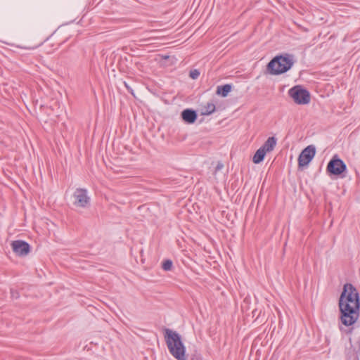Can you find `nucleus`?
<instances>
[{
    "label": "nucleus",
    "mask_w": 360,
    "mask_h": 360,
    "mask_svg": "<svg viewBox=\"0 0 360 360\" xmlns=\"http://www.w3.org/2000/svg\"><path fill=\"white\" fill-rule=\"evenodd\" d=\"M181 117L184 122L187 124H193L197 120L198 115L195 110L187 108L181 112Z\"/></svg>",
    "instance_id": "obj_9"
},
{
    "label": "nucleus",
    "mask_w": 360,
    "mask_h": 360,
    "mask_svg": "<svg viewBox=\"0 0 360 360\" xmlns=\"http://www.w3.org/2000/svg\"><path fill=\"white\" fill-rule=\"evenodd\" d=\"M288 94L297 104L306 105L310 102L309 92L302 86L297 85L290 89Z\"/></svg>",
    "instance_id": "obj_4"
},
{
    "label": "nucleus",
    "mask_w": 360,
    "mask_h": 360,
    "mask_svg": "<svg viewBox=\"0 0 360 360\" xmlns=\"http://www.w3.org/2000/svg\"><path fill=\"white\" fill-rule=\"evenodd\" d=\"M340 319L343 325L349 326L358 319L360 310V298L356 288L351 283H346L339 300Z\"/></svg>",
    "instance_id": "obj_1"
},
{
    "label": "nucleus",
    "mask_w": 360,
    "mask_h": 360,
    "mask_svg": "<svg viewBox=\"0 0 360 360\" xmlns=\"http://www.w3.org/2000/svg\"><path fill=\"white\" fill-rule=\"evenodd\" d=\"M294 63V56L291 54L276 56L269 62L266 70L272 75H281L288 71Z\"/></svg>",
    "instance_id": "obj_3"
},
{
    "label": "nucleus",
    "mask_w": 360,
    "mask_h": 360,
    "mask_svg": "<svg viewBox=\"0 0 360 360\" xmlns=\"http://www.w3.org/2000/svg\"><path fill=\"white\" fill-rule=\"evenodd\" d=\"M347 169L345 163L335 155L328 163L327 172L333 175H340Z\"/></svg>",
    "instance_id": "obj_5"
},
{
    "label": "nucleus",
    "mask_w": 360,
    "mask_h": 360,
    "mask_svg": "<svg viewBox=\"0 0 360 360\" xmlns=\"http://www.w3.org/2000/svg\"><path fill=\"white\" fill-rule=\"evenodd\" d=\"M223 164L222 163H220L219 162L217 166L216 167V170H219L221 169L222 167H223Z\"/></svg>",
    "instance_id": "obj_18"
},
{
    "label": "nucleus",
    "mask_w": 360,
    "mask_h": 360,
    "mask_svg": "<svg viewBox=\"0 0 360 360\" xmlns=\"http://www.w3.org/2000/svg\"><path fill=\"white\" fill-rule=\"evenodd\" d=\"M215 105L213 102H208L201 108L202 115H209L215 111Z\"/></svg>",
    "instance_id": "obj_11"
},
{
    "label": "nucleus",
    "mask_w": 360,
    "mask_h": 360,
    "mask_svg": "<svg viewBox=\"0 0 360 360\" xmlns=\"http://www.w3.org/2000/svg\"><path fill=\"white\" fill-rule=\"evenodd\" d=\"M11 295H12V297H14V298H18V292H14L13 290H11Z\"/></svg>",
    "instance_id": "obj_17"
},
{
    "label": "nucleus",
    "mask_w": 360,
    "mask_h": 360,
    "mask_svg": "<svg viewBox=\"0 0 360 360\" xmlns=\"http://www.w3.org/2000/svg\"><path fill=\"white\" fill-rule=\"evenodd\" d=\"M200 75V72L198 70H193L190 71L189 76L193 79H196Z\"/></svg>",
    "instance_id": "obj_15"
},
{
    "label": "nucleus",
    "mask_w": 360,
    "mask_h": 360,
    "mask_svg": "<svg viewBox=\"0 0 360 360\" xmlns=\"http://www.w3.org/2000/svg\"><path fill=\"white\" fill-rule=\"evenodd\" d=\"M75 199L74 205L79 207H86L90 203V198L87 195L85 188H77L73 194Z\"/></svg>",
    "instance_id": "obj_7"
},
{
    "label": "nucleus",
    "mask_w": 360,
    "mask_h": 360,
    "mask_svg": "<svg viewBox=\"0 0 360 360\" xmlns=\"http://www.w3.org/2000/svg\"><path fill=\"white\" fill-rule=\"evenodd\" d=\"M164 338L169 353L177 360H187L186 347L181 335L169 328L164 329Z\"/></svg>",
    "instance_id": "obj_2"
},
{
    "label": "nucleus",
    "mask_w": 360,
    "mask_h": 360,
    "mask_svg": "<svg viewBox=\"0 0 360 360\" xmlns=\"http://www.w3.org/2000/svg\"><path fill=\"white\" fill-rule=\"evenodd\" d=\"M13 252L19 256L27 255L30 250V245L23 240H15L12 243Z\"/></svg>",
    "instance_id": "obj_8"
},
{
    "label": "nucleus",
    "mask_w": 360,
    "mask_h": 360,
    "mask_svg": "<svg viewBox=\"0 0 360 360\" xmlns=\"http://www.w3.org/2000/svg\"><path fill=\"white\" fill-rule=\"evenodd\" d=\"M231 85L228 84L221 86H218L217 89V94L221 95L223 97H226L231 91Z\"/></svg>",
    "instance_id": "obj_13"
},
{
    "label": "nucleus",
    "mask_w": 360,
    "mask_h": 360,
    "mask_svg": "<svg viewBox=\"0 0 360 360\" xmlns=\"http://www.w3.org/2000/svg\"><path fill=\"white\" fill-rule=\"evenodd\" d=\"M357 360H359V359H357Z\"/></svg>",
    "instance_id": "obj_21"
},
{
    "label": "nucleus",
    "mask_w": 360,
    "mask_h": 360,
    "mask_svg": "<svg viewBox=\"0 0 360 360\" xmlns=\"http://www.w3.org/2000/svg\"><path fill=\"white\" fill-rule=\"evenodd\" d=\"M352 332V329H350V330H349V333H351Z\"/></svg>",
    "instance_id": "obj_20"
},
{
    "label": "nucleus",
    "mask_w": 360,
    "mask_h": 360,
    "mask_svg": "<svg viewBox=\"0 0 360 360\" xmlns=\"http://www.w3.org/2000/svg\"><path fill=\"white\" fill-rule=\"evenodd\" d=\"M173 266L172 261L170 259H166L162 263V268L165 271H170Z\"/></svg>",
    "instance_id": "obj_14"
},
{
    "label": "nucleus",
    "mask_w": 360,
    "mask_h": 360,
    "mask_svg": "<svg viewBox=\"0 0 360 360\" xmlns=\"http://www.w3.org/2000/svg\"><path fill=\"white\" fill-rule=\"evenodd\" d=\"M315 154L316 148L313 145H309L302 150L298 158L299 167L307 166L314 158Z\"/></svg>",
    "instance_id": "obj_6"
},
{
    "label": "nucleus",
    "mask_w": 360,
    "mask_h": 360,
    "mask_svg": "<svg viewBox=\"0 0 360 360\" xmlns=\"http://www.w3.org/2000/svg\"><path fill=\"white\" fill-rule=\"evenodd\" d=\"M276 141L274 136L269 137L261 148L266 153L271 152L274 149L276 145Z\"/></svg>",
    "instance_id": "obj_10"
},
{
    "label": "nucleus",
    "mask_w": 360,
    "mask_h": 360,
    "mask_svg": "<svg viewBox=\"0 0 360 360\" xmlns=\"http://www.w3.org/2000/svg\"><path fill=\"white\" fill-rule=\"evenodd\" d=\"M201 358L199 355H195L191 358V360H200Z\"/></svg>",
    "instance_id": "obj_19"
},
{
    "label": "nucleus",
    "mask_w": 360,
    "mask_h": 360,
    "mask_svg": "<svg viewBox=\"0 0 360 360\" xmlns=\"http://www.w3.org/2000/svg\"><path fill=\"white\" fill-rule=\"evenodd\" d=\"M356 347H357L356 352L359 353V355H360V336H359V340L356 342Z\"/></svg>",
    "instance_id": "obj_16"
},
{
    "label": "nucleus",
    "mask_w": 360,
    "mask_h": 360,
    "mask_svg": "<svg viewBox=\"0 0 360 360\" xmlns=\"http://www.w3.org/2000/svg\"><path fill=\"white\" fill-rule=\"evenodd\" d=\"M266 152L263 150L261 147L255 152L253 158H252V162L255 164H259L261 162H262L264 159L265 155Z\"/></svg>",
    "instance_id": "obj_12"
}]
</instances>
